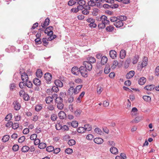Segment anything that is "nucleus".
I'll return each mask as SVG.
<instances>
[{"instance_id":"21","label":"nucleus","mask_w":159,"mask_h":159,"mask_svg":"<svg viewBox=\"0 0 159 159\" xmlns=\"http://www.w3.org/2000/svg\"><path fill=\"white\" fill-rule=\"evenodd\" d=\"M53 96L52 97L48 96L45 99V101L46 103L50 104L53 102Z\"/></svg>"},{"instance_id":"10","label":"nucleus","mask_w":159,"mask_h":159,"mask_svg":"<svg viewBox=\"0 0 159 159\" xmlns=\"http://www.w3.org/2000/svg\"><path fill=\"white\" fill-rule=\"evenodd\" d=\"M59 118L61 119H64L66 118V115L65 112L63 111H61L58 114Z\"/></svg>"},{"instance_id":"14","label":"nucleus","mask_w":159,"mask_h":159,"mask_svg":"<svg viewBox=\"0 0 159 159\" xmlns=\"http://www.w3.org/2000/svg\"><path fill=\"white\" fill-rule=\"evenodd\" d=\"M134 70H131L126 75V77L127 79H130L134 76Z\"/></svg>"},{"instance_id":"27","label":"nucleus","mask_w":159,"mask_h":159,"mask_svg":"<svg viewBox=\"0 0 159 159\" xmlns=\"http://www.w3.org/2000/svg\"><path fill=\"white\" fill-rule=\"evenodd\" d=\"M107 61V58L105 56L102 57L101 60V63L102 65H104L106 64Z\"/></svg>"},{"instance_id":"64","label":"nucleus","mask_w":159,"mask_h":159,"mask_svg":"<svg viewBox=\"0 0 159 159\" xmlns=\"http://www.w3.org/2000/svg\"><path fill=\"white\" fill-rule=\"evenodd\" d=\"M155 75L156 76L159 75V66H157L155 69Z\"/></svg>"},{"instance_id":"52","label":"nucleus","mask_w":159,"mask_h":159,"mask_svg":"<svg viewBox=\"0 0 159 159\" xmlns=\"http://www.w3.org/2000/svg\"><path fill=\"white\" fill-rule=\"evenodd\" d=\"M19 126V125L18 123H13L12 127V128L14 129H17Z\"/></svg>"},{"instance_id":"38","label":"nucleus","mask_w":159,"mask_h":159,"mask_svg":"<svg viewBox=\"0 0 159 159\" xmlns=\"http://www.w3.org/2000/svg\"><path fill=\"white\" fill-rule=\"evenodd\" d=\"M130 58L127 59L125 62V67L126 68H128V67L129 66V65L130 64Z\"/></svg>"},{"instance_id":"28","label":"nucleus","mask_w":159,"mask_h":159,"mask_svg":"<svg viewBox=\"0 0 159 159\" xmlns=\"http://www.w3.org/2000/svg\"><path fill=\"white\" fill-rule=\"evenodd\" d=\"M30 149V148L27 146H23L21 149V151L23 152H27Z\"/></svg>"},{"instance_id":"58","label":"nucleus","mask_w":159,"mask_h":159,"mask_svg":"<svg viewBox=\"0 0 159 159\" xmlns=\"http://www.w3.org/2000/svg\"><path fill=\"white\" fill-rule=\"evenodd\" d=\"M47 109L50 111H52L54 110V107L53 105L50 104L48 105Z\"/></svg>"},{"instance_id":"54","label":"nucleus","mask_w":159,"mask_h":159,"mask_svg":"<svg viewBox=\"0 0 159 159\" xmlns=\"http://www.w3.org/2000/svg\"><path fill=\"white\" fill-rule=\"evenodd\" d=\"M24 99L25 101H28L30 99L29 95L27 93H25L22 97Z\"/></svg>"},{"instance_id":"30","label":"nucleus","mask_w":159,"mask_h":159,"mask_svg":"<svg viewBox=\"0 0 159 159\" xmlns=\"http://www.w3.org/2000/svg\"><path fill=\"white\" fill-rule=\"evenodd\" d=\"M77 132L80 133H83L85 132V129L84 127H79L77 129Z\"/></svg>"},{"instance_id":"61","label":"nucleus","mask_w":159,"mask_h":159,"mask_svg":"<svg viewBox=\"0 0 159 159\" xmlns=\"http://www.w3.org/2000/svg\"><path fill=\"white\" fill-rule=\"evenodd\" d=\"M57 116L56 114H53L52 115L51 119L52 121H54L57 120Z\"/></svg>"},{"instance_id":"20","label":"nucleus","mask_w":159,"mask_h":159,"mask_svg":"<svg viewBox=\"0 0 159 159\" xmlns=\"http://www.w3.org/2000/svg\"><path fill=\"white\" fill-rule=\"evenodd\" d=\"M126 52L123 49L121 50L120 52V57L121 59H123L125 57Z\"/></svg>"},{"instance_id":"47","label":"nucleus","mask_w":159,"mask_h":159,"mask_svg":"<svg viewBox=\"0 0 159 159\" xmlns=\"http://www.w3.org/2000/svg\"><path fill=\"white\" fill-rule=\"evenodd\" d=\"M85 4H78L79 5L77 6V8L78 9V11L82 10L84 8V6Z\"/></svg>"},{"instance_id":"8","label":"nucleus","mask_w":159,"mask_h":159,"mask_svg":"<svg viewBox=\"0 0 159 159\" xmlns=\"http://www.w3.org/2000/svg\"><path fill=\"white\" fill-rule=\"evenodd\" d=\"M14 107L15 110L18 111L20 108V105L17 101H15L13 102Z\"/></svg>"},{"instance_id":"13","label":"nucleus","mask_w":159,"mask_h":159,"mask_svg":"<svg viewBox=\"0 0 159 159\" xmlns=\"http://www.w3.org/2000/svg\"><path fill=\"white\" fill-rule=\"evenodd\" d=\"M109 55L110 57L112 59H115L117 56L116 52L114 50H111L110 51Z\"/></svg>"},{"instance_id":"11","label":"nucleus","mask_w":159,"mask_h":159,"mask_svg":"<svg viewBox=\"0 0 159 159\" xmlns=\"http://www.w3.org/2000/svg\"><path fill=\"white\" fill-rule=\"evenodd\" d=\"M155 88V86L154 85H149L145 86L144 89L148 91H151Z\"/></svg>"},{"instance_id":"26","label":"nucleus","mask_w":159,"mask_h":159,"mask_svg":"<svg viewBox=\"0 0 159 159\" xmlns=\"http://www.w3.org/2000/svg\"><path fill=\"white\" fill-rule=\"evenodd\" d=\"M148 59L147 57H144L143 61L141 64V65L143 66V67H145L147 66L148 64Z\"/></svg>"},{"instance_id":"39","label":"nucleus","mask_w":159,"mask_h":159,"mask_svg":"<svg viewBox=\"0 0 159 159\" xmlns=\"http://www.w3.org/2000/svg\"><path fill=\"white\" fill-rule=\"evenodd\" d=\"M46 147V144L44 143H41L39 145V148L40 149H43Z\"/></svg>"},{"instance_id":"44","label":"nucleus","mask_w":159,"mask_h":159,"mask_svg":"<svg viewBox=\"0 0 159 159\" xmlns=\"http://www.w3.org/2000/svg\"><path fill=\"white\" fill-rule=\"evenodd\" d=\"M76 4L75 0H70L68 2V5L69 6H72Z\"/></svg>"},{"instance_id":"60","label":"nucleus","mask_w":159,"mask_h":159,"mask_svg":"<svg viewBox=\"0 0 159 159\" xmlns=\"http://www.w3.org/2000/svg\"><path fill=\"white\" fill-rule=\"evenodd\" d=\"M47 41V39L46 38H43V39L42 42H43V44L44 46H46L48 44V43Z\"/></svg>"},{"instance_id":"16","label":"nucleus","mask_w":159,"mask_h":159,"mask_svg":"<svg viewBox=\"0 0 159 159\" xmlns=\"http://www.w3.org/2000/svg\"><path fill=\"white\" fill-rule=\"evenodd\" d=\"M33 83L37 86H40L41 84V81L40 80L37 78H35L33 80Z\"/></svg>"},{"instance_id":"53","label":"nucleus","mask_w":159,"mask_h":159,"mask_svg":"<svg viewBox=\"0 0 159 159\" xmlns=\"http://www.w3.org/2000/svg\"><path fill=\"white\" fill-rule=\"evenodd\" d=\"M118 19V16L117 17L115 16H112L110 18V20L111 22H116L117 21Z\"/></svg>"},{"instance_id":"32","label":"nucleus","mask_w":159,"mask_h":159,"mask_svg":"<svg viewBox=\"0 0 159 159\" xmlns=\"http://www.w3.org/2000/svg\"><path fill=\"white\" fill-rule=\"evenodd\" d=\"M118 19L123 22V21H125L127 20V18L124 16H118Z\"/></svg>"},{"instance_id":"23","label":"nucleus","mask_w":159,"mask_h":159,"mask_svg":"<svg viewBox=\"0 0 159 159\" xmlns=\"http://www.w3.org/2000/svg\"><path fill=\"white\" fill-rule=\"evenodd\" d=\"M139 56L138 55L136 54L133 59V64H135L137 63L139 60Z\"/></svg>"},{"instance_id":"42","label":"nucleus","mask_w":159,"mask_h":159,"mask_svg":"<svg viewBox=\"0 0 159 159\" xmlns=\"http://www.w3.org/2000/svg\"><path fill=\"white\" fill-rule=\"evenodd\" d=\"M118 62L117 61L115 60L114 61L112 64L111 66V68L113 69H115V68H116V66L118 65Z\"/></svg>"},{"instance_id":"59","label":"nucleus","mask_w":159,"mask_h":159,"mask_svg":"<svg viewBox=\"0 0 159 159\" xmlns=\"http://www.w3.org/2000/svg\"><path fill=\"white\" fill-rule=\"evenodd\" d=\"M73 152V150L70 148H68L66 149L65 152L68 154H70Z\"/></svg>"},{"instance_id":"17","label":"nucleus","mask_w":159,"mask_h":159,"mask_svg":"<svg viewBox=\"0 0 159 159\" xmlns=\"http://www.w3.org/2000/svg\"><path fill=\"white\" fill-rule=\"evenodd\" d=\"M97 2H99L98 0H90L88 2V4L89 6L93 7L95 6V3Z\"/></svg>"},{"instance_id":"45","label":"nucleus","mask_w":159,"mask_h":159,"mask_svg":"<svg viewBox=\"0 0 159 159\" xmlns=\"http://www.w3.org/2000/svg\"><path fill=\"white\" fill-rule=\"evenodd\" d=\"M45 34H47L48 35H52L53 34V32L52 30H49L48 29H46L44 30Z\"/></svg>"},{"instance_id":"50","label":"nucleus","mask_w":159,"mask_h":159,"mask_svg":"<svg viewBox=\"0 0 159 159\" xmlns=\"http://www.w3.org/2000/svg\"><path fill=\"white\" fill-rule=\"evenodd\" d=\"M81 112V110L78 109L75 112L74 114L76 116H79Z\"/></svg>"},{"instance_id":"12","label":"nucleus","mask_w":159,"mask_h":159,"mask_svg":"<svg viewBox=\"0 0 159 159\" xmlns=\"http://www.w3.org/2000/svg\"><path fill=\"white\" fill-rule=\"evenodd\" d=\"M94 142L98 144H101L103 142V140L100 138H96L94 139Z\"/></svg>"},{"instance_id":"37","label":"nucleus","mask_w":159,"mask_h":159,"mask_svg":"<svg viewBox=\"0 0 159 159\" xmlns=\"http://www.w3.org/2000/svg\"><path fill=\"white\" fill-rule=\"evenodd\" d=\"M99 2H102V3H104L105 2L108 3H113L114 2V0H98Z\"/></svg>"},{"instance_id":"56","label":"nucleus","mask_w":159,"mask_h":159,"mask_svg":"<svg viewBox=\"0 0 159 159\" xmlns=\"http://www.w3.org/2000/svg\"><path fill=\"white\" fill-rule=\"evenodd\" d=\"M94 131L96 133L100 135H101L102 133L101 129L98 128H96L95 129Z\"/></svg>"},{"instance_id":"55","label":"nucleus","mask_w":159,"mask_h":159,"mask_svg":"<svg viewBox=\"0 0 159 159\" xmlns=\"http://www.w3.org/2000/svg\"><path fill=\"white\" fill-rule=\"evenodd\" d=\"M71 125L73 127L75 128L78 125V122L76 121H73L71 123Z\"/></svg>"},{"instance_id":"1","label":"nucleus","mask_w":159,"mask_h":159,"mask_svg":"<svg viewBox=\"0 0 159 159\" xmlns=\"http://www.w3.org/2000/svg\"><path fill=\"white\" fill-rule=\"evenodd\" d=\"M96 60L95 58L92 57H89V61H84L83 63V65L88 70H91L92 68V63L95 62Z\"/></svg>"},{"instance_id":"19","label":"nucleus","mask_w":159,"mask_h":159,"mask_svg":"<svg viewBox=\"0 0 159 159\" xmlns=\"http://www.w3.org/2000/svg\"><path fill=\"white\" fill-rule=\"evenodd\" d=\"M110 151L112 154H117L118 152V149L115 147H111V148Z\"/></svg>"},{"instance_id":"24","label":"nucleus","mask_w":159,"mask_h":159,"mask_svg":"<svg viewBox=\"0 0 159 159\" xmlns=\"http://www.w3.org/2000/svg\"><path fill=\"white\" fill-rule=\"evenodd\" d=\"M36 76L38 78H41L43 75V73L41 70L38 69L36 72Z\"/></svg>"},{"instance_id":"62","label":"nucleus","mask_w":159,"mask_h":159,"mask_svg":"<svg viewBox=\"0 0 159 159\" xmlns=\"http://www.w3.org/2000/svg\"><path fill=\"white\" fill-rule=\"evenodd\" d=\"M102 22L104 23L106 19H107V17L104 15H103L100 17Z\"/></svg>"},{"instance_id":"6","label":"nucleus","mask_w":159,"mask_h":159,"mask_svg":"<svg viewBox=\"0 0 159 159\" xmlns=\"http://www.w3.org/2000/svg\"><path fill=\"white\" fill-rule=\"evenodd\" d=\"M114 25L116 28H120L123 26L124 27H125V26H124V25L123 22L119 20L118 19L117 20L116 22L114 23Z\"/></svg>"},{"instance_id":"9","label":"nucleus","mask_w":159,"mask_h":159,"mask_svg":"<svg viewBox=\"0 0 159 159\" xmlns=\"http://www.w3.org/2000/svg\"><path fill=\"white\" fill-rule=\"evenodd\" d=\"M50 20L48 18H47L45 20L44 23H42L41 24V26L42 27L44 28H46L47 26H48Z\"/></svg>"},{"instance_id":"33","label":"nucleus","mask_w":159,"mask_h":159,"mask_svg":"<svg viewBox=\"0 0 159 159\" xmlns=\"http://www.w3.org/2000/svg\"><path fill=\"white\" fill-rule=\"evenodd\" d=\"M142 117H136L134 119L132 120L131 122L132 123H138L142 120Z\"/></svg>"},{"instance_id":"40","label":"nucleus","mask_w":159,"mask_h":159,"mask_svg":"<svg viewBox=\"0 0 159 159\" xmlns=\"http://www.w3.org/2000/svg\"><path fill=\"white\" fill-rule=\"evenodd\" d=\"M54 150V148L52 146H48L46 148V151L48 152H50L53 151Z\"/></svg>"},{"instance_id":"25","label":"nucleus","mask_w":159,"mask_h":159,"mask_svg":"<svg viewBox=\"0 0 159 159\" xmlns=\"http://www.w3.org/2000/svg\"><path fill=\"white\" fill-rule=\"evenodd\" d=\"M82 85L77 86L74 90V93L75 94H77L80 90L82 88Z\"/></svg>"},{"instance_id":"31","label":"nucleus","mask_w":159,"mask_h":159,"mask_svg":"<svg viewBox=\"0 0 159 159\" xmlns=\"http://www.w3.org/2000/svg\"><path fill=\"white\" fill-rule=\"evenodd\" d=\"M12 117V115L11 113H9L5 117V119L6 121H9L11 120Z\"/></svg>"},{"instance_id":"22","label":"nucleus","mask_w":159,"mask_h":159,"mask_svg":"<svg viewBox=\"0 0 159 159\" xmlns=\"http://www.w3.org/2000/svg\"><path fill=\"white\" fill-rule=\"evenodd\" d=\"M111 68L110 66L108 64L106 65L105 67L104 70V72L106 74H108L110 71Z\"/></svg>"},{"instance_id":"43","label":"nucleus","mask_w":159,"mask_h":159,"mask_svg":"<svg viewBox=\"0 0 159 159\" xmlns=\"http://www.w3.org/2000/svg\"><path fill=\"white\" fill-rule=\"evenodd\" d=\"M106 26V25L103 23H100L98 24V27L99 29H104Z\"/></svg>"},{"instance_id":"46","label":"nucleus","mask_w":159,"mask_h":159,"mask_svg":"<svg viewBox=\"0 0 159 159\" xmlns=\"http://www.w3.org/2000/svg\"><path fill=\"white\" fill-rule=\"evenodd\" d=\"M75 141L74 140L70 139L68 142V144L70 146H72L75 145Z\"/></svg>"},{"instance_id":"35","label":"nucleus","mask_w":159,"mask_h":159,"mask_svg":"<svg viewBox=\"0 0 159 159\" xmlns=\"http://www.w3.org/2000/svg\"><path fill=\"white\" fill-rule=\"evenodd\" d=\"M10 138L9 136L7 135H5L2 139V141L3 142H6Z\"/></svg>"},{"instance_id":"7","label":"nucleus","mask_w":159,"mask_h":159,"mask_svg":"<svg viewBox=\"0 0 159 159\" xmlns=\"http://www.w3.org/2000/svg\"><path fill=\"white\" fill-rule=\"evenodd\" d=\"M80 68L75 66L72 67L71 69L72 73L75 75H78L80 73Z\"/></svg>"},{"instance_id":"48","label":"nucleus","mask_w":159,"mask_h":159,"mask_svg":"<svg viewBox=\"0 0 159 159\" xmlns=\"http://www.w3.org/2000/svg\"><path fill=\"white\" fill-rule=\"evenodd\" d=\"M25 82V86H27L28 88H32L33 84L31 81H29V82H28V81L27 82Z\"/></svg>"},{"instance_id":"57","label":"nucleus","mask_w":159,"mask_h":159,"mask_svg":"<svg viewBox=\"0 0 159 159\" xmlns=\"http://www.w3.org/2000/svg\"><path fill=\"white\" fill-rule=\"evenodd\" d=\"M51 90H52L53 92L57 93L59 91V89L57 86H53Z\"/></svg>"},{"instance_id":"5","label":"nucleus","mask_w":159,"mask_h":159,"mask_svg":"<svg viewBox=\"0 0 159 159\" xmlns=\"http://www.w3.org/2000/svg\"><path fill=\"white\" fill-rule=\"evenodd\" d=\"M20 74L21 75V80L24 82H27L28 80V75L25 72L22 73L20 71Z\"/></svg>"},{"instance_id":"63","label":"nucleus","mask_w":159,"mask_h":159,"mask_svg":"<svg viewBox=\"0 0 159 159\" xmlns=\"http://www.w3.org/2000/svg\"><path fill=\"white\" fill-rule=\"evenodd\" d=\"M42 107L40 105H36L35 107V111H39L42 109Z\"/></svg>"},{"instance_id":"2","label":"nucleus","mask_w":159,"mask_h":159,"mask_svg":"<svg viewBox=\"0 0 159 159\" xmlns=\"http://www.w3.org/2000/svg\"><path fill=\"white\" fill-rule=\"evenodd\" d=\"M54 96L55 97H56L55 102L57 104V108L60 110H62L64 108V104H63L62 99L60 97H57V95L56 94L54 93Z\"/></svg>"},{"instance_id":"15","label":"nucleus","mask_w":159,"mask_h":159,"mask_svg":"<svg viewBox=\"0 0 159 159\" xmlns=\"http://www.w3.org/2000/svg\"><path fill=\"white\" fill-rule=\"evenodd\" d=\"M54 83L56 86L59 87H62L63 86V84L60 80H56L54 81Z\"/></svg>"},{"instance_id":"4","label":"nucleus","mask_w":159,"mask_h":159,"mask_svg":"<svg viewBox=\"0 0 159 159\" xmlns=\"http://www.w3.org/2000/svg\"><path fill=\"white\" fill-rule=\"evenodd\" d=\"M44 78L46 80V82L48 84H50L51 83V80L52 79L51 74L49 73H45L44 75Z\"/></svg>"},{"instance_id":"29","label":"nucleus","mask_w":159,"mask_h":159,"mask_svg":"<svg viewBox=\"0 0 159 159\" xmlns=\"http://www.w3.org/2000/svg\"><path fill=\"white\" fill-rule=\"evenodd\" d=\"M137 111L138 110L136 107H134L133 108L131 112L132 116H134L137 113Z\"/></svg>"},{"instance_id":"18","label":"nucleus","mask_w":159,"mask_h":159,"mask_svg":"<svg viewBox=\"0 0 159 159\" xmlns=\"http://www.w3.org/2000/svg\"><path fill=\"white\" fill-rule=\"evenodd\" d=\"M146 81V79L144 77L140 78L138 81V83L140 85H143L144 84Z\"/></svg>"},{"instance_id":"51","label":"nucleus","mask_w":159,"mask_h":159,"mask_svg":"<svg viewBox=\"0 0 159 159\" xmlns=\"http://www.w3.org/2000/svg\"><path fill=\"white\" fill-rule=\"evenodd\" d=\"M19 146L17 144H15L12 147V150L15 152L19 150Z\"/></svg>"},{"instance_id":"36","label":"nucleus","mask_w":159,"mask_h":159,"mask_svg":"<svg viewBox=\"0 0 159 159\" xmlns=\"http://www.w3.org/2000/svg\"><path fill=\"white\" fill-rule=\"evenodd\" d=\"M84 127L85 129V131H89L92 129V127L89 125L85 124L84 125Z\"/></svg>"},{"instance_id":"3","label":"nucleus","mask_w":159,"mask_h":159,"mask_svg":"<svg viewBox=\"0 0 159 159\" xmlns=\"http://www.w3.org/2000/svg\"><path fill=\"white\" fill-rule=\"evenodd\" d=\"M87 70V69L84 66H81L80 68V73L82 76L86 77L88 76Z\"/></svg>"},{"instance_id":"49","label":"nucleus","mask_w":159,"mask_h":159,"mask_svg":"<svg viewBox=\"0 0 159 159\" xmlns=\"http://www.w3.org/2000/svg\"><path fill=\"white\" fill-rule=\"evenodd\" d=\"M114 28L112 26H108L106 28V30L109 32H112L114 30Z\"/></svg>"},{"instance_id":"34","label":"nucleus","mask_w":159,"mask_h":159,"mask_svg":"<svg viewBox=\"0 0 159 159\" xmlns=\"http://www.w3.org/2000/svg\"><path fill=\"white\" fill-rule=\"evenodd\" d=\"M143 98L145 101L148 102H150L151 101V98L149 96L144 95L143 96Z\"/></svg>"},{"instance_id":"41","label":"nucleus","mask_w":159,"mask_h":159,"mask_svg":"<svg viewBox=\"0 0 159 159\" xmlns=\"http://www.w3.org/2000/svg\"><path fill=\"white\" fill-rule=\"evenodd\" d=\"M76 4H85V2L84 0H75Z\"/></svg>"}]
</instances>
